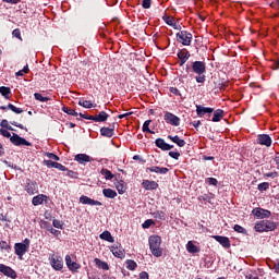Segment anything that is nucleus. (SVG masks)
I'll return each instance as SVG.
<instances>
[{"label": "nucleus", "mask_w": 279, "mask_h": 279, "mask_svg": "<svg viewBox=\"0 0 279 279\" xmlns=\"http://www.w3.org/2000/svg\"><path fill=\"white\" fill-rule=\"evenodd\" d=\"M271 136L269 134H259L257 135V145H263L264 147H271Z\"/></svg>", "instance_id": "14"}, {"label": "nucleus", "mask_w": 279, "mask_h": 279, "mask_svg": "<svg viewBox=\"0 0 279 279\" xmlns=\"http://www.w3.org/2000/svg\"><path fill=\"white\" fill-rule=\"evenodd\" d=\"M151 216L154 219H159L160 221H165L167 219V214H165L162 210H156L151 213Z\"/></svg>", "instance_id": "34"}, {"label": "nucleus", "mask_w": 279, "mask_h": 279, "mask_svg": "<svg viewBox=\"0 0 279 279\" xmlns=\"http://www.w3.org/2000/svg\"><path fill=\"white\" fill-rule=\"evenodd\" d=\"M81 204L87 205V206H101V202L95 201L86 195H82L80 197Z\"/></svg>", "instance_id": "18"}, {"label": "nucleus", "mask_w": 279, "mask_h": 279, "mask_svg": "<svg viewBox=\"0 0 279 279\" xmlns=\"http://www.w3.org/2000/svg\"><path fill=\"white\" fill-rule=\"evenodd\" d=\"M78 106H82L83 108H97V104L90 102V100H80Z\"/></svg>", "instance_id": "40"}, {"label": "nucleus", "mask_w": 279, "mask_h": 279, "mask_svg": "<svg viewBox=\"0 0 279 279\" xmlns=\"http://www.w3.org/2000/svg\"><path fill=\"white\" fill-rule=\"evenodd\" d=\"M100 136H105L106 138H112V136H114V123L111 128L102 126L100 129Z\"/></svg>", "instance_id": "21"}, {"label": "nucleus", "mask_w": 279, "mask_h": 279, "mask_svg": "<svg viewBox=\"0 0 279 279\" xmlns=\"http://www.w3.org/2000/svg\"><path fill=\"white\" fill-rule=\"evenodd\" d=\"M49 263L54 271H62L64 269V260L62 256L52 254L49 256Z\"/></svg>", "instance_id": "7"}, {"label": "nucleus", "mask_w": 279, "mask_h": 279, "mask_svg": "<svg viewBox=\"0 0 279 279\" xmlns=\"http://www.w3.org/2000/svg\"><path fill=\"white\" fill-rule=\"evenodd\" d=\"M213 239H215V241H217V243H220V245L222 247H225V250H230V247L232 246V244L230 242V238H228V236L214 235Z\"/></svg>", "instance_id": "15"}, {"label": "nucleus", "mask_w": 279, "mask_h": 279, "mask_svg": "<svg viewBox=\"0 0 279 279\" xmlns=\"http://www.w3.org/2000/svg\"><path fill=\"white\" fill-rule=\"evenodd\" d=\"M12 36H14V38H17V40H23V37H21V29L20 28L13 29Z\"/></svg>", "instance_id": "50"}, {"label": "nucleus", "mask_w": 279, "mask_h": 279, "mask_svg": "<svg viewBox=\"0 0 279 279\" xmlns=\"http://www.w3.org/2000/svg\"><path fill=\"white\" fill-rule=\"evenodd\" d=\"M155 145L162 151H170V149H173V145L167 144L165 140L160 137L155 141Z\"/></svg>", "instance_id": "17"}, {"label": "nucleus", "mask_w": 279, "mask_h": 279, "mask_svg": "<svg viewBox=\"0 0 279 279\" xmlns=\"http://www.w3.org/2000/svg\"><path fill=\"white\" fill-rule=\"evenodd\" d=\"M169 141L178 145V147H184L186 145V142L178 135H168Z\"/></svg>", "instance_id": "28"}, {"label": "nucleus", "mask_w": 279, "mask_h": 279, "mask_svg": "<svg viewBox=\"0 0 279 279\" xmlns=\"http://www.w3.org/2000/svg\"><path fill=\"white\" fill-rule=\"evenodd\" d=\"M192 71L197 75L195 77L197 84H204L206 82V62L194 61L192 62Z\"/></svg>", "instance_id": "2"}, {"label": "nucleus", "mask_w": 279, "mask_h": 279, "mask_svg": "<svg viewBox=\"0 0 279 279\" xmlns=\"http://www.w3.org/2000/svg\"><path fill=\"white\" fill-rule=\"evenodd\" d=\"M245 279H258V275L256 272H247Z\"/></svg>", "instance_id": "60"}, {"label": "nucleus", "mask_w": 279, "mask_h": 279, "mask_svg": "<svg viewBox=\"0 0 279 279\" xmlns=\"http://www.w3.org/2000/svg\"><path fill=\"white\" fill-rule=\"evenodd\" d=\"M0 94L2 95V97H4V99H10V95H12V90L10 89V87L1 86Z\"/></svg>", "instance_id": "36"}, {"label": "nucleus", "mask_w": 279, "mask_h": 279, "mask_svg": "<svg viewBox=\"0 0 279 279\" xmlns=\"http://www.w3.org/2000/svg\"><path fill=\"white\" fill-rule=\"evenodd\" d=\"M0 125H1V128H4L5 130H10L11 132H16V130H14V128H12V125H10L8 120H2L0 122Z\"/></svg>", "instance_id": "44"}, {"label": "nucleus", "mask_w": 279, "mask_h": 279, "mask_svg": "<svg viewBox=\"0 0 279 279\" xmlns=\"http://www.w3.org/2000/svg\"><path fill=\"white\" fill-rule=\"evenodd\" d=\"M125 265L129 271H136V267H138V264H136L134 259H126Z\"/></svg>", "instance_id": "37"}, {"label": "nucleus", "mask_w": 279, "mask_h": 279, "mask_svg": "<svg viewBox=\"0 0 279 279\" xmlns=\"http://www.w3.org/2000/svg\"><path fill=\"white\" fill-rule=\"evenodd\" d=\"M10 123H11V125H14L15 128H20V130H25V132H27V128H25L23 124L16 122V121H12Z\"/></svg>", "instance_id": "56"}, {"label": "nucleus", "mask_w": 279, "mask_h": 279, "mask_svg": "<svg viewBox=\"0 0 279 279\" xmlns=\"http://www.w3.org/2000/svg\"><path fill=\"white\" fill-rule=\"evenodd\" d=\"M149 250L156 258H160L162 256V239L159 235H150L148 239Z\"/></svg>", "instance_id": "3"}, {"label": "nucleus", "mask_w": 279, "mask_h": 279, "mask_svg": "<svg viewBox=\"0 0 279 279\" xmlns=\"http://www.w3.org/2000/svg\"><path fill=\"white\" fill-rule=\"evenodd\" d=\"M47 199H49V197L47 195L39 194V195L33 197L32 204H33V206H40L45 202H47Z\"/></svg>", "instance_id": "24"}, {"label": "nucleus", "mask_w": 279, "mask_h": 279, "mask_svg": "<svg viewBox=\"0 0 279 279\" xmlns=\"http://www.w3.org/2000/svg\"><path fill=\"white\" fill-rule=\"evenodd\" d=\"M0 110H11L15 114H23V109L16 107L10 102L8 104V106H0Z\"/></svg>", "instance_id": "26"}, {"label": "nucleus", "mask_w": 279, "mask_h": 279, "mask_svg": "<svg viewBox=\"0 0 279 279\" xmlns=\"http://www.w3.org/2000/svg\"><path fill=\"white\" fill-rule=\"evenodd\" d=\"M138 279H149V274H147V271H142L140 274V278Z\"/></svg>", "instance_id": "64"}, {"label": "nucleus", "mask_w": 279, "mask_h": 279, "mask_svg": "<svg viewBox=\"0 0 279 279\" xmlns=\"http://www.w3.org/2000/svg\"><path fill=\"white\" fill-rule=\"evenodd\" d=\"M109 117L110 116L106 111H100L98 114L92 118V121H95V123H106Z\"/></svg>", "instance_id": "22"}, {"label": "nucleus", "mask_w": 279, "mask_h": 279, "mask_svg": "<svg viewBox=\"0 0 279 279\" xmlns=\"http://www.w3.org/2000/svg\"><path fill=\"white\" fill-rule=\"evenodd\" d=\"M100 173L104 175L105 180H112L114 178V174H112V171L106 168H102L100 170Z\"/></svg>", "instance_id": "38"}, {"label": "nucleus", "mask_w": 279, "mask_h": 279, "mask_svg": "<svg viewBox=\"0 0 279 279\" xmlns=\"http://www.w3.org/2000/svg\"><path fill=\"white\" fill-rule=\"evenodd\" d=\"M47 158H50L52 160H60V157L53 153H46Z\"/></svg>", "instance_id": "59"}, {"label": "nucleus", "mask_w": 279, "mask_h": 279, "mask_svg": "<svg viewBox=\"0 0 279 279\" xmlns=\"http://www.w3.org/2000/svg\"><path fill=\"white\" fill-rule=\"evenodd\" d=\"M163 21H165V23H166L167 25H170V27H172L173 24L175 23V19L169 17V16L163 17Z\"/></svg>", "instance_id": "52"}, {"label": "nucleus", "mask_w": 279, "mask_h": 279, "mask_svg": "<svg viewBox=\"0 0 279 279\" xmlns=\"http://www.w3.org/2000/svg\"><path fill=\"white\" fill-rule=\"evenodd\" d=\"M99 236L102 241H108V243H114V238L112 236V233H110V231H104Z\"/></svg>", "instance_id": "32"}, {"label": "nucleus", "mask_w": 279, "mask_h": 279, "mask_svg": "<svg viewBox=\"0 0 279 279\" xmlns=\"http://www.w3.org/2000/svg\"><path fill=\"white\" fill-rule=\"evenodd\" d=\"M186 250L189 254H199L201 250L197 245L193 244V241H189L186 244Z\"/></svg>", "instance_id": "31"}, {"label": "nucleus", "mask_w": 279, "mask_h": 279, "mask_svg": "<svg viewBox=\"0 0 279 279\" xmlns=\"http://www.w3.org/2000/svg\"><path fill=\"white\" fill-rule=\"evenodd\" d=\"M151 226H156V222H154L153 219H147V220L142 225V227H143L144 229L151 228Z\"/></svg>", "instance_id": "49"}, {"label": "nucleus", "mask_w": 279, "mask_h": 279, "mask_svg": "<svg viewBox=\"0 0 279 279\" xmlns=\"http://www.w3.org/2000/svg\"><path fill=\"white\" fill-rule=\"evenodd\" d=\"M278 228V225L275 221L271 220H260L257 221L254 226L255 232H274Z\"/></svg>", "instance_id": "4"}, {"label": "nucleus", "mask_w": 279, "mask_h": 279, "mask_svg": "<svg viewBox=\"0 0 279 279\" xmlns=\"http://www.w3.org/2000/svg\"><path fill=\"white\" fill-rule=\"evenodd\" d=\"M272 269L275 270V274H279V259L274 263Z\"/></svg>", "instance_id": "63"}, {"label": "nucleus", "mask_w": 279, "mask_h": 279, "mask_svg": "<svg viewBox=\"0 0 279 279\" xmlns=\"http://www.w3.org/2000/svg\"><path fill=\"white\" fill-rule=\"evenodd\" d=\"M169 92L172 93V95H175V97L182 96V94L180 93V89H178V87H170Z\"/></svg>", "instance_id": "53"}, {"label": "nucleus", "mask_w": 279, "mask_h": 279, "mask_svg": "<svg viewBox=\"0 0 279 279\" xmlns=\"http://www.w3.org/2000/svg\"><path fill=\"white\" fill-rule=\"evenodd\" d=\"M110 252L113 254L116 258H125V248L121 245V243H116L110 247Z\"/></svg>", "instance_id": "8"}, {"label": "nucleus", "mask_w": 279, "mask_h": 279, "mask_svg": "<svg viewBox=\"0 0 279 279\" xmlns=\"http://www.w3.org/2000/svg\"><path fill=\"white\" fill-rule=\"evenodd\" d=\"M32 241L29 239H25L23 242H19L14 244V252L16 256H19L20 260H23V256L29 252V245Z\"/></svg>", "instance_id": "5"}, {"label": "nucleus", "mask_w": 279, "mask_h": 279, "mask_svg": "<svg viewBox=\"0 0 279 279\" xmlns=\"http://www.w3.org/2000/svg\"><path fill=\"white\" fill-rule=\"evenodd\" d=\"M178 58H179V66H184V64H186V62L189 61V58H191V52H189V50L186 49H181L178 52Z\"/></svg>", "instance_id": "16"}, {"label": "nucleus", "mask_w": 279, "mask_h": 279, "mask_svg": "<svg viewBox=\"0 0 279 279\" xmlns=\"http://www.w3.org/2000/svg\"><path fill=\"white\" fill-rule=\"evenodd\" d=\"M0 274H3V276H7V278H17L16 270L12 269V267L7 266L4 264H0Z\"/></svg>", "instance_id": "12"}, {"label": "nucleus", "mask_w": 279, "mask_h": 279, "mask_svg": "<svg viewBox=\"0 0 279 279\" xmlns=\"http://www.w3.org/2000/svg\"><path fill=\"white\" fill-rule=\"evenodd\" d=\"M102 195L108 197V199H114V197H117V191H114L112 189H104Z\"/></svg>", "instance_id": "33"}, {"label": "nucleus", "mask_w": 279, "mask_h": 279, "mask_svg": "<svg viewBox=\"0 0 279 279\" xmlns=\"http://www.w3.org/2000/svg\"><path fill=\"white\" fill-rule=\"evenodd\" d=\"M233 230L239 234H245L247 236V229L243 228L241 225H234Z\"/></svg>", "instance_id": "42"}, {"label": "nucleus", "mask_w": 279, "mask_h": 279, "mask_svg": "<svg viewBox=\"0 0 279 279\" xmlns=\"http://www.w3.org/2000/svg\"><path fill=\"white\" fill-rule=\"evenodd\" d=\"M53 228H57L58 230H62L64 228V222L62 220L54 219L52 221Z\"/></svg>", "instance_id": "46"}, {"label": "nucleus", "mask_w": 279, "mask_h": 279, "mask_svg": "<svg viewBox=\"0 0 279 279\" xmlns=\"http://www.w3.org/2000/svg\"><path fill=\"white\" fill-rule=\"evenodd\" d=\"M41 228H44V230H47L48 232H50V230L53 228V226L51 225V222L49 221H41Z\"/></svg>", "instance_id": "48"}, {"label": "nucleus", "mask_w": 279, "mask_h": 279, "mask_svg": "<svg viewBox=\"0 0 279 279\" xmlns=\"http://www.w3.org/2000/svg\"><path fill=\"white\" fill-rule=\"evenodd\" d=\"M0 135L4 136V138H10L12 145H15V147H21V146H26V147H32V143L27 142L24 137H21L16 133H9L8 129H0Z\"/></svg>", "instance_id": "1"}, {"label": "nucleus", "mask_w": 279, "mask_h": 279, "mask_svg": "<svg viewBox=\"0 0 279 279\" xmlns=\"http://www.w3.org/2000/svg\"><path fill=\"white\" fill-rule=\"evenodd\" d=\"M114 184H116V189H117L119 195H123V193H125V191H128V186L125 185V181L116 180Z\"/></svg>", "instance_id": "27"}, {"label": "nucleus", "mask_w": 279, "mask_h": 279, "mask_svg": "<svg viewBox=\"0 0 279 279\" xmlns=\"http://www.w3.org/2000/svg\"><path fill=\"white\" fill-rule=\"evenodd\" d=\"M74 160L78 162V165H86V162H93L94 159L86 154H77L75 155Z\"/></svg>", "instance_id": "19"}, {"label": "nucleus", "mask_w": 279, "mask_h": 279, "mask_svg": "<svg viewBox=\"0 0 279 279\" xmlns=\"http://www.w3.org/2000/svg\"><path fill=\"white\" fill-rule=\"evenodd\" d=\"M146 171H150V173H159V175H167L169 168H160L158 166H153V167L146 168Z\"/></svg>", "instance_id": "25"}, {"label": "nucleus", "mask_w": 279, "mask_h": 279, "mask_svg": "<svg viewBox=\"0 0 279 279\" xmlns=\"http://www.w3.org/2000/svg\"><path fill=\"white\" fill-rule=\"evenodd\" d=\"M142 8H144V10H149V8H151V0H143Z\"/></svg>", "instance_id": "51"}, {"label": "nucleus", "mask_w": 279, "mask_h": 279, "mask_svg": "<svg viewBox=\"0 0 279 279\" xmlns=\"http://www.w3.org/2000/svg\"><path fill=\"white\" fill-rule=\"evenodd\" d=\"M170 158H173L174 160H180V153L178 151H169Z\"/></svg>", "instance_id": "58"}, {"label": "nucleus", "mask_w": 279, "mask_h": 279, "mask_svg": "<svg viewBox=\"0 0 279 279\" xmlns=\"http://www.w3.org/2000/svg\"><path fill=\"white\" fill-rule=\"evenodd\" d=\"M151 124V120H146L142 126L143 132H147L148 134H154V131L149 130V125Z\"/></svg>", "instance_id": "43"}, {"label": "nucleus", "mask_w": 279, "mask_h": 279, "mask_svg": "<svg viewBox=\"0 0 279 279\" xmlns=\"http://www.w3.org/2000/svg\"><path fill=\"white\" fill-rule=\"evenodd\" d=\"M0 250H10V244L5 241H0Z\"/></svg>", "instance_id": "61"}, {"label": "nucleus", "mask_w": 279, "mask_h": 279, "mask_svg": "<svg viewBox=\"0 0 279 279\" xmlns=\"http://www.w3.org/2000/svg\"><path fill=\"white\" fill-rule=\"evenodd\" d=\"M44 165H46V167H48L49 169L56 168V161H53V160H45Z\"/></svg>", "instance_id": "54"}, {"label": "nucleus", "mask_w": 279, "mask_h": 279, "mask_svg": "<svg viewBox=\"0 0 279 279\" xmlns=\"http://www.w3.org/2000/svg\"><path fill=\"white\" fill-rule=\"evenodd\" d=\"M278 171L264 173V178H278Z\"/></svg>", "instance_id": "57"}, {"label": "nucleus", "mask_w": 279, "mask_h": 279, "mask_svg": "<svg viewBox=\"0 0 279 279\" xmlns=\"http://www.w3.org/2000/svg\"><path fill=\"white\" fill-rule=\"evenodd\" d=\"M215 109L210 107H202V105H196V114L197 117H204V114H213Z\"/></svg>", "instance_id": "20"}, {"label": "nucleus", "mask_w": 279, "mask_h": 279, "mask_svg": "<svg viewBox=\"0 0 279 279\" xmlns=\"http://www.w3.org/2000/svg\"><path fill=\"white\" fill-rule=\"evenodd\" d=\"M199 202H208V204H213V199H215V194H204L198 197Z\"/></svg>", "instance_id": "35"}, {"label": "nucleus", "mask_w": 279, "mask_h": 279, "mask_svg": "<svg viewBox=\"0 0 279 279\" xmlns=\"http://www.w3.org/2000/svg\"><path fill=\"white\" fill-rule=\"evenodd\" d=\"M223 114H225L223 109H217L216 111H214V117H213L211 121L214 123H219V121H221L223 119Z\"/></svg>", "instance_id": "29"}, {"label": "nucleus", "mask_w": 279, "mask_h": 279, "mask_svg": "<svg viewBox=\"0 0 279 279\" xmlns=\"http://www.w3.org/2000/svg\"><path fill=\"white\" fill-rule=\"evenodd\" d=\"M65 265L72 274H77V270L82 267L77 262H73V259H71V255H65Z\"/></svg>", "instance_id": "11"}, {"label": "nucleus", "mask_w": 279, "mask_h": 279, "mask_svg": "<svg viewBox=\"0 0 279 279\" xmlns=\"http://www.w3.org/2000/svg\"><path fill=\"white\" fill-rule=\"evenodd\" d=\"M34 97H35V99H36L37 101H41L43 104H45V102H47V101H51V98H49V97H44V95L40 94V93H35V94H34Z\"/></svg>", "instance_id": "41"}, {"label": "nucleus", "mask_w": 279, "mask_h": 279, "mask_svg": "<svg viewBox=\"0 0 279 279\" xmlns=\"http://www.w3.org/2000/svg\"><path fill=\"white\" fill-rule=\"evenodd\" d=\"M257 190L263 193V191H269V182H263L257 185Z\"/></svg>", "instance_id": "45"}, {"label": "nucleus", "mask_w": 279, "mask_h": 279, "mask_svg": "<svg viewBox=\"0 0 279 279\" xmlns=\"http://www.w3.org/2000/svg\"><path fill=\"white\" fill-rule=\"evenodd\" d=\"M177 40L184 47H190L191 43L193 41V34L187 31H181L177 33Z\"/></svg>", "instance_id": "6"}, {"label": "nucleus", "mask_w": 279, "mask_h": 279, "mask_svg": "<svg viewBox=\"0 0 279 279\" xmlns=\"http://www.w3.org/2000/svg\"><path fill=\"white\" fill-rule=\"evenodd\" d=\"M142 186L145 189V191H156V189H158V182L144 180L142 182Z\"/></svg>", "instance_id": "23"}, {"label": "nucleus", "mask_w": 279, "mask_h": 279, "mask_svg": "<svg viewBox=\"0 0 279 279\" xmlns=\"http://www.w3.org/2000/svg\"><path fill=\"white\" fill-rule=\"evenodd\" d=\"M66 175H68V178L77 179V172H75L73 170H68Z\"/></svg>", "instance_id": "62"}, {"label": "nucleus", "mask_w": 279, "mask_h": 279, "mask_svg": "<svg viewBox=\"0 0 279 279\" xmlns=\"http://www.w3.org/2000/svg\"><path fill=\"white\" fill-rule=\"evenodd\" d=\"M252 215L257 217V219H269L271 217V211L269 209L257 207L252 210Z\"/></svg>", "instance_id": "9"}, {"label": "nucleus", "mask_w": 279, "mask_h": 279, "mask_svg": "<svg viewBox=\"0 0 279 279\" xmlns=\"http://www.w3.org/2000/svg\"><path fill=\"white\" fill-rule=\"evenodd\" d=\"M62 111L65 112V114H70V117H78L80 113H77V111H75V109L71 108V107H63Z\"/></svg>", "instance_id": "39"}, {"label": "nucleus", "mask_w": 279, "mask_h": 279, "mask_svg": "<svg viewBox=\"0 0 279 279\" xmlns=\"http://www.w3.org/2000/svg\"><path fill=\"white\" fill-rule=\"evenodd\" d=\"M94 263H95L96 267H98V269H104V271H108L110 269V266L106 262H104L97 257L94 259Z\"/></svg>", "instance_id": "30"}, {"label": "nucleus", "mask_w": 279, "mask_h": 279, "mask_svg": "<svg viewBox=\"0 0 279 279\" xmlns=\"http://www.w3.org/2000/svg\"><path fill=\"white\" fill-rule=\"evenodd\" d=\"M163 120L166 121V123L174 125L175 128L180 125V118L169 111L165 112Z\"/></svg>", "instance_id": "10"}, {"label": "nucleus", "mask_w": 279, "mask_h": 279, "mask_svg": "<svg viewBox=\"0 0 279 279\" xmlns=\"http://www.w3.org/2000/svg\"><path fill=\"white\" fill-rule=\"evenodd\" d=\"M205 182L206 184H209V186H217V184H219V181L216 178H207Z\"/></svg>", "instance_id": "47"}, {"label": "nucleus", "mask_w": 279, "mask_h": 279, "mask_svg": "<svg viewBox=\"0 0 279 279\" xmlns=\"http://www.w3.org/2000/svg\"><path fill=\"white\" fill-rule=\"evenodd\" d=\"M25 191L28 195H36L38 193V183L36 181H32L31 179L26 180Z\"/></svg>", "instance_id": "13"}, {"label": "nucleus", "mask_w": 279, "mask_h": 279, "mask_svg": "<svg viewBox=\"0 0 279 279\" xmlns=\"http://www.w3.org/2000/svg\"><path fill=\"white\" fill-rule=\"evenodd\" d=\"M54 169H58L59 171H69V169L60 162L54 163Z\"/></svg>", "instance_id": "55"}]
</instances>
